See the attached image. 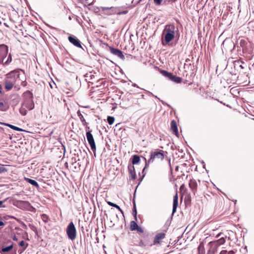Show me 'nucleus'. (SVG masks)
I'll list each match as a JSON object with an SVG mask.
<instances>
[{"label": "nucleus", "instance_id": "54", "mask_svg": "<svg viewBox=\"0 0 254 254\" xmlns=\"http://www.w3.org/2000/svg\"><path fill=\"white\" fill-rule=\"evenodd\" d=\"M189 61H190V60H189V59H187V60H186V62H188Z\"/></svg>", "mask_w": 254, "mask_h": 254}, {"label": "nucleus", "instance_id": "51", "mask_svg": "<svg viewBox=\"0 0 254 254\" xmlns=\"http://www.w3.org/2000/svg\"><path fill=\"white\" fill-rule=\"evenodd\" d=\"M4 25L6 27H8V25L5 23H4Z\"/></svg>", "mask_w": 254, "mask_h": 254}, {"label": "nucleus", "instance_id": "16", "mask_svg": "<svg viewBox=\"0 0 254 254\" xmlns=\"http://www.w3.org/2000/svg\"><path fill=\"white\" fill-rule=\"evenodd\" d=\"M101 9L103 11L108 10L109 12L106 13L108 14H113L117 12L116 8L114 7H102Z\"/></svg>", "mask_w": 254, "mask_h": 254}, {"label": "nucleus", "instance_id": "46", "mask_svg": "<svg viewBox=\"0 0 254 254\" xmlns=\"http://www.w3.org/2000/svg\"><path fill=\"white\" fill-rule=\"evenodd\" d=\"M220 235H221V233H219V234H217V235H216V238H218V237H220Z\"/></svg>", "mask_w": 254, "mask_h": 254}, {"label": "nucleus", "instance_id": "53", "mask_svg": "<svg viewBox=\"0 0 254 254\" xmlns=\"http://www.w3.org/2000/svg\"><path fill=\"white\" fill-rule=\"evenodd\" d=\"M23 251H20V250H18V252H19L20 254H21L22 252Z\"/></svg>", "mask_w": 254, "mask_h": 254}, {"label": "nucleus", "instance_id": "57", "mask_svg": "<svg viewBox=\"0 0 254 254\" xmlns=\"http://www.w3.org/2000/svg\"><path fill=\"white\" fill-rule=\"evenodd\" d=\"M76 167H77V165L74 166L75 169H76Z\"/></svg>", "mask_w": 254, "mask_h": 254}, {"label": "nucleus", "instance_id": "41", "mask_svg": "<svg viewBox=\"0 0 254 254\" xmlns=\"http://www.w3.org/2000/svg\"><path fill=\"white\" fill-rule=\"evenodd\" d=\"M162 0H154V2L157 5H160L162 2Z\"/></svg>", "mask_w": 254, "mask_h": 254}, {"label": "nucleus", "instance_id": "8", "mask_svg": "<svg viewBox=\"0 0 254 254\" xmlns=\"http://www.w3.org/2000/svg\"><path fill=\"white\" fill-rule=\"evenodd\" d=\"M8 51V48L6 45H0V64L3 63L4 60L7 55Z\"/></svg>", "mask_w": 254, "mask_h": 254}, {"label": "nucleus", "instance_id": "50", "mask_svg": "<svg viewBox=\"0 0 254 254\" xmlns=\"http://www.w3.org/2000/svg\"><path fill=\"white\" fill-rule=\"evenodd\" d=\"M77 165H78V167L79 168L80 166V165L79 163H77Z\"/></svg>", "mask_w": 254, "mask_h": 254}, {"label": "nucleus", "instance_id": "60", "mask_svg": "<svg viewBox=\"0 0 254 254\" xmlns=\"http://www.w3.org/2000/svg\"><path fill=\"white\" fill-rule=\"evenodd\" d=\"M1 20H0V25H1Z\"/></svg>", "mask_w": 254, "mask_h": 254}, {"label": "nucleus", "instance_id": "27", "mask_svg": "<svg viewBox=\"0 0 254 254\" xmlns=\"http://www.w3.org/2000/svg\"><path fill=\"white\" fill-rule=\"evenodd\" d=\"M12 61V57L11 54H9L8 56V58L5 62H3V63H2L3 65H6L9 64Z\"/></svg>", "mask_w": 254, "mask_h": 254}, {"label": "nucleus", "instance_id": "61", "mask_svg": "<svg viewBox=\"0 0 254 254\" xmlns=\"http://www.w3.org/2000/svg\"><path fill=\"white\" fill-rule=\"evenodd\" d=\"M126 12H127L126 11H124L123 13H126Z\"/></svg>", "mask_w": 254, "mask_h": 254}, {"label": "nucleus", "instance_id": "52", "mask_svg": "<svg viewBox=\"0 0 254 254\" xmlns=\"http://www.w3.org/2000/svg\"><path fill=\"white\" fill-rule=\"evenodd\" d=\"M23 251H20V250H18V252H19L20 254H21L22 252Z\"/></svg>", "mask_w": 254, "mask_h": 254}, {"label": "nucleus", "instance_id": "59", "mask_svg": "<svg viewBox=\"0 0 254 254\" xmlns=\"http://www.w3.org/2000/svg\"><path fill=\"white\" fill-rule=\"evenodd\" d=\"M134 86H135V87H136H136H137L136 84H134Z\"/></svg>", "mask_w": 254, "mask_h": 254}, {"label": "nucleus", "instance_id": "23", "mask_svg": "<svg viewBox=\"0 0 254 254\" xmlns=\"http://www.w3.org/2000/svg\"><path fill=\"white\" fill-rule=\"evenodd\" d=\"M77 116H78L80 121L82 123L83 125H86L87 124V123L85 121V120L84 119L83 115L80 112V111H78L77 113Z\"/></svg>", "mask_w": 254, "mask_h": 254}, {"label": "nucleus", "instance_id": "38", "mask_svg": "<svg viewBox=\"0 0 254 254\" xmlns=\"http://www.w3.org/2000/svg\"><path fill=\"white\" fill-rule=\"evenodd\" d=\"M7 198L5 199L2 201L0 200V208H5L6 207V205L4 204V203L6 201Z\"/></svg>", "mask_w": 254, "mask_h": 254}, {"label": "nucleus", "instance_id": "36", "mask_svg": "<svg viewBox=\"0 0 254 254\" xmlns=\"http://www.w3.org/2000/svg\"><path fill=\"white\" fill-rule=\"evenodd\" d=\"M132 214H133L135 219L136 220V219H137V211H136V208L135 204H134V206L132 209Z\"/></svg>", "mask_w": 254, "mask_h": 254}, {"label": "nucleus", "instance_id": "20", "mask_svg": "<svg viewBox=\"0 0 254 254\" xmlns=\"http://www.w3.org/2000/svg\"><path fill=\"white\" fill-rule=\"evenodd\" d=\"M24 180L26 181V182L31 184V185L35 187L37 189L39 188V185L38 183L35 180L26 177L24 178Z\"/></svg>", "mask_w": 254, "mask_h": 254}, {"label": "nucleus", "instance_id": "28", "mask_svg": "<svg viewBox=\"0 0 254 254\" xmlns=\"http://www.w3.org/2000/svg\"><path fill=\"white\" fill-rule=\"evenodd\" d=\"M107 203H108L110 206H113V207H115V208H117V209H118L119 210H120V211L122 213H123V210L121 209V208H120V207L118 205H117V204H115V203H113V202H110V201H108V202H107Z\"/></svg>", "mask_w": 254, "mask_h": 254}, {"label": "nucleus", "instance_id": "45", "mask_svg": "<svg viewBox=\"0 0 254 254\" xmlns=\"http://www.w3.org/2000/svg\"><path fill=\"white\" fill-rule=\"evenodd\" d=\"M177 0H169V1H171L172 2H175Z\"/></svg>", "mask_w": 254, "mask_h": 254}, {"label": "nucleus", "instance_id": "33", "mask_svg": "<svg viewBox=\"0 0 254 254\" xmlns=\"http://www.w3.org/2000/svg\"><path fill=\"white\" fill-rule=\"evenodd\" d=\"M19 112L23 116L26 115L27 113V110L25 109V108H23V107H21L20 108Z\"/></svg>", "mask_w": 254, "mask_h": 254}, {"label": "nucleus", "instance_id": "1", "mask_svg": "<svg viewBox=\"0 0 254 254\" xmlns=\"http://www.w3.org/2000/svg\"><path fill=\"white\" fill-rule=\"evenodd\" d=\"M164 40H162L163 45L168 44L176 36L179 35L178 28L173 23L167 24L163 31Z\"/></svg>", "mask_w": 254, "mask_h": 254}, {"label": "nucleus", "instance_id": "6", "mask_svg": "<svg viewBox=\"0 0 254 254\" xmlns=\"http://www.w3.org/2000/svg\"><path fill=\"white\" fill-rule=\"evenodd\" d=\"M160 72L164 76L175 83H180L182 82V78L173 75L172 73L169 72L166 70H161Z\"/></svg>", "mask_w": 254, "mask_h": 254}, {"label": "nucleus", "instance_id": "17", "mask_svg": "<svg viewBox=\"0 0 254 254\" xmlns=\"http://www.w3.org/2000/svg\"><path fill=\"white\" fill-rule=\"evenodd\" d=\"M128 170L129 174L131 175L132 179L135 180L136 179V173L134 166L131 165H128Z\"/></svg>", "mask_w": 254, "mask_h": 254}, {"label": "nucleus", "instance_id": "34", "mask_svg": "<svg viewBox=\"0 0 254 254\" xmlns=\"http://www.w3.org/2000/svg\"><path fill=\"white\" fill-rule=\"evenodd\" d=\"M146 242H144L142 239H141L139 242V246L141 247H145L147 246H148Z\"/></svg>", "mask_w": 254, "mask_h": 254}, {"label": "nucleus", "instance_id": "2", "mask_svg": "<svg viewBox=\"0 0 254 254\" xmlns=\"http://www.w3.org/2000/svg\"><path fill=\"white\" fill-rule=\"evenodd\" d=\"M164 151L162 150L156 149L154 151H151L150 153V158L147 161L146 158L143 157L145 164L142 170V173L145 171V169L149 166V164L151 163H153L155 159H158L163 160L164 159Z\"/></svg>", "mask_w": 254, "mask_h": 254}, {"label": "nucleus", "instance_id": "32", "mask_svg": "<svg viewBox=\"0 0 254 254\" xmlns=\"http://www.w3.org/2000/svg\"><path fill=\"white\" fill-rule=\"evenodd\" d=\"M19 244L20 247H23V251L25 250L28 245V244L27 243H26L24 241H21V242H20Z\"/></svg>", "mask_w": 254, "mask_h": 254}, {"label": "nucleus", "instance_id": "55", "mask_svg": "<svg viewBox=\"0 0 254 254\" xmlns=\"http://www.w3.org/2000/svg\"><path fill=\"white\" fill-rule=\"evenodd\" d=\"M1 86H0V93H1Z\"/></svg>", "mask_w": 254, "mask_h": 254}, {"label": "nucleus", "instance_id": "47", "mask_svg": "<svg viewBox=\"0 0 254 254\" xmlns=\"http://www.w3.org/2000/svg\"><path fill=\"white\" fill-rule=\"evenodd\" d=\"M141 98L142 99H144V95H141Z\"/></svg>", "mask_w": 254, "mask_h": 254}, {"label": "nucleus", "instance_id": "42", "mask_svg": "<svg viewBox=\"0 0 254 254\" xmlns=\"http://www.w3.org/2000/svg\"><path fill=\"white\" fill-rule=\"evenodd\" d=\"M146 92L149 95H151L152 96H154L155 98H157L158 99H159V98H158L156 96H154L152 93L149 92V91H147Z\"/></svg>", "mask_w": 254, "mask_h": 254}, {"label": "nucleus", "instance_id": "58", "mask_svg": "<svg viewBox=\"0 0 254 254\" xmlns=\"http://www.w3.org/2000/svg\"><path fill=\"white\" fill-rule=\"evenodd\" d=\"M76 167H77V165L74 166L75 169H76Z\"/></svg>", "mask_w": 254, "mask_h": 254}, {"label": "nucleus", "instance_id": "25", "mask_svg": "<svg viewBox=\"0 0 254 254\" xmlns=\"http://www.w3.org/2000/svg\"><path fill=\"white\" fill-rule=\"evenodd\" d=\"M140 160V157L138 155H134L132 156V163L133 165L136 164L139 162Z\"/></svg>", "mask_w": 254, "mask_h": 254}, {"label": "nucleus", "instance_id": "30", "mask_svg": "<svg viewBox=\"0 0 254 254\" xmlns=\"http://www.w3.org/2000/svg\"><path fill=\"white\" fill-rule=\"evenodd\" d=\"M115 121V118L113 117L108 116L107 117V122L110 125L113 124Z\"/></svg>", "mask_w": 254, "mask_h": 254}, {"label": "nucleus", "instance_id": "29", "mask_svg": "<svg viewBox=\"0 0 254 254\" xmlns=\"http://www.w3.org/2000/svg\"><path fill=\"white\" fill-rule=\"evenodd\" d=\"M41 218L42 219V220L45 222V223H47L49 220V216L46 214H42L41 215Z\"/></svg>", "mask_w": 254, "mask_h": 254}, {"label": "nucleus", "instance_id": "44", "mask_svg": "<svg viewBox=\"0 0 254 254\" xmlns=\"http://www.w3.org/2000/svg\"><path fill=\"white\" fill-rule=\"evenodd\" d=\"M13 240L14 241H17V238H16V237L15 236L13 237Z\"/></svg>", "mask_w": 254, "mask_h": 254}, {"label": "nucleus", "instance_id": "21", "mask_svg": "<svg viewBox=\"0 0 254 254\" xmlns=\"http://www.w3.org/2000/svg\"><path fill=\"white\" fill-rule=\"evenodd\" d=\"M150 235L149 233H145L142 236V240L144 242H146V243L148 246H152L153 245V244H150Z\"/></svg>", "mask_w": 254, "mask_h": 254}, {"label": "nucleus", "instance_id": "22", "mask_svg": "<svg viewBox=\"0 0 254 254\" xmlns=\"http://www.w3.org/2000/svg\"><path fill=\"white\" fill-rule=\"evenodd\" d=\"M0 124H2V125H4L6 126H7V127H9L10 128L13 129L16 131H23V130L22 128H19L17 127L14 126L13 125L7 124V123H4L0 122Z\"/></svg>", "mask_w": 254, "mask_h": 254}, {"label": "nucleus", "instance_id": "24", "mask_svg": "<svg viewBox=\"0 0 254 254\" xmlns=\"http://www.w3.org/2000/svg\"><path fill=\"white\" fill-rule=\"evenodd\" d=\"M20 204L24 207H31V208L35 209V208L31 205V204L27 201H20Z\"/></svg>", "mask_w": 254, "mask_h": 254}, {"label": "nucleus", "instance_id": "39", "mask_svg": "<svg viewBox=\"0 0 254 254\" xmlns=\"http://www.w3.org/2000/svg\"><path fill=\"white\" fill-rule=\"evenodd\" d=\"M6 171L7 169L5 167H4L3 166H0V174L6 172Z\"/></svg>", "mask_w": 254, "mask_h": 254}, {"label": "nucleus", "instance_id": "31", "mask_svg": "<svg viewBox=\"0 0 254 254\" xmlns=\"http://www.w3.org/2000/svg\"><path fill=\"white\" fill-rule=\"evenodd\" d=\"M198 254H204V249L203 246H201V244L199 245L197 248Z\"/></svg>", "mask_w": 254, "mask_h": 254}, {"label": "nucleus", "instance_id": "56", "mask_svg": "<svg viewBox=\"0 0 254 254\" xmlns=\"http://www.w3.org/2000/svg\"><path fill=\"white\" fill-rule=\"evenodd\" d=\"M74 164H76V161H75V162L72 163L73 165Z\"/></svg>", "mask_w": 254, "mask_h": 254}, {"label": "nucleus", "instance_id": "7", "mask_svg": "<svg viewBox=\"0 0 254 254\" xmlns=\"http://www.w3.org/2000/svg\"><path fill=\"white\" fill-rule=\"evenodd\" d=\"M225 243V240L224 238H223V237L221 238L220 239H219L215 241L210 242L209 243V244L211 247H214L215 248V250L212 251V254H214L215 253V251H216L217 248L218 247H219L220 246L224 244ZM210 253H211V251L209 250V251L208 252L207 254H210Z\"/></svg>", "mask_w": 254, "mask_h": 254}, {"label": "nucleus", "instance_id": "3", "mask_svg": "<svg viewBox=\"0 0 254 254\" xmlns=\"http://www.w3.org/2000/svg\"><path fill=\"white\" fill-rule=\"evenodd\" d=\"M22 96V106L28 109L29 110H33L34 108L35 105L33 101V95L31 91L27 90L23 93Z\"/></svg>", "mask_w": 254, "mask_h": 254}, {"label": "nucleus", "instance_id": "15", "mask_svg": "<svg viewBox=\"0 0 254 254\" xmlns=\"http://www.w3.org/2000/svg\"><path fill=\"white\" fill-rule=\"evenodd\" d=\"M197 183L196 181L194 179H190L189 182V187L191 190L195 193V191L197 189Z\"/></svg>", "mask_w": 254, "mask_h": 254}, {"label": "nucleus", "instance_id": "26", "mask_svg": "<svg viewBox=\"0 0 254 254\" xmlns=\"http://www.w3.org/2000/svg\"><path fill=\"white\" fill-rule=\"evenodd\" d=\"M138 225L134 221H131L130 225V230L131 231H135Z\"/></svg>", "mask_w": 254, "mask_h": 254}, {"label": "nucleus", "instance_id": "11", "mask_svg": "<svg viewBox=\"0 0 254 254\" xmlns=\"http://www.w3.org/2000/svg\"><path fill=\"white\" fill-rule=\"evenodd\" d=\"M68 39L69 41L75 46L82 48L80 41L75 36L73 35L69 36Z\"/></svg>", "mask_w": 254, "mask_h": 254}, {"label": "nucleus", "instance_id": "12", "mask_svg": "<svg viewBox=\"0 0 254 254\" xmlns=\"http://www.w3.org/2000/svg\"><path fill=\"white\" fill-rule=\"evenodd\" d=\"M165 237V234L164 233H160L156 235L155 236L153 245H155L157 244H160L162 240H163Z\"/></svg>", "mask_w": 254, "mask_h": 254}, {"label": "nucleus", "instance_id": "9", "mask_svg": "<svg viewBox=\"0 0 254 254\" xmlns=\"http://www.w3.org/2000/svg\"><path fill=\"white\" fill-rule=\"evenodd\" d=\"M86 135L87 141L91 147V149L92 150V151L94 152V155L95 156L96 144L95 143V141H94L93 136L91 133V131H88L86 132Z\"/></svg>", "mask_w": 254, "mask_h": 254}, {"label": "nucleus", "instance_id": "4", "mask_svg": "<svg viewBox=\"0 0 254 254\" xmlns=\"http://www.w3.org/2000/svg\"><path fill=\"white\" fill-rule=\"evenodd\" d=\"M66 234L69 239L74 240L76 237V230L74 224L70 222L66 229Z\"/></svg>", "mask_w": 254, "mask_h": 254}, {"label": "nucleus", "instance_id": "14", "mask_svg": "<svg viewBox=\"0 0 254 254\" xmlns=\"http://www.w3.org/2000/svg\"><path fill=\"white\" fill-rule=\"evenodd\" d=\"M178 205V196L177 193H176V194L173 197L172 215H173L176 212Z\"/></svg>", "mask_w": 254, "mask_h": 254}, {"label": "nucleus", "instance_id": "10", "mask_svg": "<svg viewBox=\"0 0 254 254\" xmlns=\"http://www.w3.org/2000/svg\"><path fill=\"white\" fill-rule=\"evenodd\" d=\"M109 50L110 53L113 55L117 56L122 60H124L125 59V56L123 55V52L120 50L112 47H110Z\"/></svg>", "mask_w": 254, "mask_h": 254}, {"label": "nucleus", "instance_id": "13", "mask_svg": "<svg viewBox=\"0 0 254 254\" xmlns=\"http://www.w3.org/2000/svg\"><path fill=\"white\" fill-rule=\"evenodd\" d=\"M171 129L173 133L177 136H179V132L177 122L175 120H173L171 123Z\"/></svg>", "mask_w": 254, "mask_h": 254}, {"label": "nucleus", "instance_id": "49", "mask_svg": "<svg viewBox=\"0 0 254 254\" xmlns=\"http://www.w3.org/2000/svg\"><path fill=\"white\" fill-rule=\"evenodd\" d=\"M25 82V81L24 82H22V85H23V86L25 85V83H24Z\"/></svg>", "mask_w": 254, "mask_h": 254}, {"label": "nucleus", "instance_id": "37", "mask_svg": "<svg viewBox=\"0 0 254 254\" xmlns=\"http://www.w3.org/2000/svg\"><path fill=\"white\" fill-rule=\"evenodd\" d=\"M219 254H235V252L233 251H230L228 252L226 250H222Z\"/></svg>", "mask_w": 254, "mask_h": 254}, {"label": "nucleus", "instance_id": "35", "mask_svg": "<svg viewBox=\"0 0 254 254\" xmlns=\"http://www.w3.org/2000/svg\"><path fill=\"white\" fill-rule=\"evenodd\" d=\"M7 110V108L4 105L3 102H0V111H5Z\"/></svg>", "mask_w": 254, "mask_h": 254}, {"label": "nucleus", "instance_id": "5", "mask_svg": "<svg viewBox=\"0 0 254 254\" xmlns=\"http://www.w3.org/2000/svg\"><path fill=\"white\" fill-rule=\"evenodd\" d=\"M21 71L24 74V71L22 69H16L12 70L6 74V79L15 83L18 78H20V72Z\"/></svg>", "mask_w": 254, "mask_h": 254}, {"label": "nucleus", "instance_id": "48", "mask_svg": "<svg viewBox=\"0 0 254 254\" xmlns=\"http://www.w3.org/2000/svg\"><path fill=\"white\" fill-rule=\"evenodd\" d=\"M25 82V81L24 82H22V85H23V86L25 85V83H24Z\"/></svg>", "mask_w": 254, "mask_h": 254}, {"label": "nucleus", "instance_id": "19", "mask_svg": "<svg viewBox=\"0 0 254 254\" xmlns=\"http://www.w3.org/2000/svg\"><path fill=\"white\" fill-rule=\"evenodd\" d=\"M13 247V245L12 243L10 245L7 247H3L2 248H0V253L1 254H4V253L8 252L10 251Z\"/></svg>", "mask_w": 254, "mask_h": 254}, {"label": "nucleus", "instance_id": "18", "mask_svg": "<svg viewBox=\"0 0 254 254\" xmlns=\"http://www.w3.org/2000/svg\"><path fill=\"white\" fill-rule=\"evenodd\" d=\"M15 83L13 82L12 81L9 80V79H5V89L7 91H9L11 90L13 86Z\"/></svg>", "mask_w": 254, "mask_h": 254}, {"label": "nucleus", "instance_id": "40", "mask_svg": "<svg viewBox=\"0 0 254 254\" xmlns=\"http://www.w3.org/2000/svg\"><path fill=\"white\" fill-rule=\"evenodd\" d=\"M136 231H137L138 232L141 233L143 232V229L141 227H139V226L137 228Z\"/></svg>", "mask_w": 254, "mask_h": 254}, {"label": "nucleus", "instance_id": "43", "mask_svg": "<svg viewBox=\"0 0 254 254\" xmlns=\"http://www.w3.org/2000/svg\"><path fill=\"white\" fill-rule=\"evenodd\" d=\"M4 225V223L0 220V227L3 226Z\"/></svg>", "mask_w": 254, "mask_h": 254}]
</instances>
